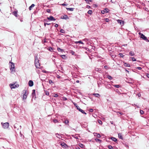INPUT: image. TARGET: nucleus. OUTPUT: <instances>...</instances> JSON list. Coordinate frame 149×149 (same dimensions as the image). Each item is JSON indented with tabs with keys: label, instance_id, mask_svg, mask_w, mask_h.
<instances>
[{
	"label": "nucleus",
	"instance_id": "f257e3e1",
	"mask_svg": "<svg viewBox=\"0 0 149 149\" xmlns=\"http://www.w3.org/2000/svg\"><path fill=\"white\" fill-rule=\"evenodd\" d=\"M23 93L24 94L23 97V100H26L27 98V95L28 94V92L27 90H24L23 91Z\"/></svg>",
	"mask_w": 149,
	"mask_h": 149
},
{
	"label": "nucleus",
	"instance_id": "f03ea898",
	"mask_svg": "<svg viewBox=\"0 0 149 149\" xmlns=\"http://www.w3.org/2000/svg\"><path fill=\"white\" fill-rule=\"evenodd\" d=\"M9 64L10 67V70L12 72L14 70L15 68L14 63L10 61Z\"/></svg>",
	"mask_w": 149,
	"mask_h": 149
},
{
	"label": "nucleus",
	"instance_id": "7ed1b4c3",
	"mask_svg": "<svg viewBox=\"0 0 149 149\" xmlns=\"http://www.w3.org/2000/svg\"><path fill=\"white\" fill-rule=\"evenodd\" d=\"M1 124L2 125L3 128L4 129H7L9 127V124L8 122L5 123L3 124L2 123H1Z\"/></svg>",
	"mask_w": 149,
	"mask_h": 149
},
{
	"label": "nucleus",
	"instance_id": "20e7f679",
	"mask_svg": "<svg viewBox=\"0 0 149 149\" xmlns=\"http://www.w3.org/2000/svg\"><path fill=\"white\" fill-rule=\"evenodd\" d=\"M10 86L11 89L15 88H16L18 87L19 86V85L18 84H10Z\"/></svg>",
	"mask_w": 149,
	"mask_h": 149
},
{
	"label": "nucleus",
	"instance_id": "39448f33",
	"mask_svg": "<svg viewBox=\"0 0 149 149\" xmlns=\"http://www.w3.org/2000/svg\"><path fill=\"white\" fill-rule=\"evenodd\" d=\"M139 34L140 36V38L143 39L144 40H147V37H146L143 34L141 33L140 32H139Z\"/></svg>",
	"mask_w": 149,
	"mask_h": 149
},
{
	"label": "nucleus",
	"instance_id": "423d86ee",
	"mask_svg": "<svg viewBox=\"0 0 149 149\" xmlns=\"http://www.w3.org/2000/svg\"><path fill=\"white\" fill-rule=\"evenodd\" d=\"M77 109L80 111L82 113L84 114H86V113L84 112V111L83 110L81 109L78 106H76Z\"/></svg>",
	"mask_w": 149,
	"mask_h": 149
},
{
	"label": "nucleus",
	"instance_id": "0eeeda50",
	"mask_svg": "<svg viewBox=\"0 0 149 149\" xmlns=\"http://www.w3.org/2000/svg\"><path fill=\"white\" fill-rule=\"evenodd\" d=\"M47 19L51 21H55L56 20V19L54 18L52 16H50L49 17H47Z\"/></svg>",
	"mask_w": 149,
	"mask_h": 149
},
{
	"label": "nucleus",
	"instance_id": "6e6552de",
	"mask_svg": "<svg viewBox=\"0 0 149 149\" xmlns=\"http://www.w3.org/2000/svg\"><path fill=\"white\" fill-rule=\"evenodd\" d=\"M29 86L30 87L33 86V81L31 80H29Z\"/></svg>",
	"mask_w": 149,
	"mask_h": 149
},
{
	"label": "nucleus",
	"instance_id": "1a4fd4ad",
	"mask_svg": "<svg viewBox=\"0 0 149 149\" xmlns=\"http://www.w3.org/2000/svg\"><path fill=\"white\" fill-rule=\"evenodd\" d=\"M61 145L63 148H66L67 147V145L65 143H62L61 144Z\"/></svg>",
	"mask_w": 149,
	"mask_h": 149
},
{
	"label": "nucleus",
	"instance_id": "9d476101",
	"mask_svg": "<svg viewBox=\"0 0 149 149\" xmlns=\"http://www.w3.org/2000/svg\"><path fill=\"white\" fill-rule=\"evenodd\" d=\"M36 67L37 68H40V63H35Z\"/></svg>",
	"mask_w": 149,
	"mask_h": 149
},
{
	"label": "nucleus",
	"instance_id": "9b49d317",
	"mask_svg": "<svg viewBox=\"0 0 149 149\" xmlns=\"http://www.w3.org/2000/svg\"><path fill=\"white\" fill-rule=\"evenodd\" d=\"M61 18L62 19H69V18L67 15H64Z\"/></svg>",
	"mask_w": 149,
	"mask_h": 149
},
{
	"label": "nucleus",
	"instance_id": "f8f14e48",
	"mask_svg": "<svg viewBox=\"0 0 149 149\" xmlns=\"http://www.w3.org/2000/svg\"><path fill=\"white\" fill-rule=\"evenodd\" d=\"M94 135L95 136H96L97 137L100 138L101 137V135L99 134H98L96 133H94Z\"/></svg>",
	"mask_w": 149,
	"mask_h": 149
},
{
	"label": "nucleus",
	"instance_id": "ddd939ff",
	"mask_svg": "<svg viewBox=\"0 0 149 149\" xmlns=\"http://www.w3.org/2000/svg\"><path fill=\"white\" fill-rule=\"evenodd\" d=\"M13 14L16 17H17V11H15L13 13Z\"/></svg>",
	"mask_w": 149,
	"mask_h": 149
},
{
	"label": "nucleus",
	"instance_id": "4468645a",
	"mask_svg": "<svg viewBox=\"0 0 149 149\" xmlns=\"http://www.w3.org/2000/svg\"><path fill=\"white\" fill-rule=\"evenodd\" d=\"M111 85L110 84H107L106 86V88L108 89H111Z\"/></svg>",
	"mask_w": 149,
	"mask_h": 149
},
{
	"label": "nucleus",
	"instance_id": "2eb2a0df",
	"mask_svg": "<svg viewBox=\"0 0 149 149\" xmlns=\"http://www.w3.org/2000/svg\"><path fill=\"white\" fill-rule=\"evenodd\" d=\"M55 135L56 137L59 139H61L62 137L61 135L58 133L56 134Z\"/></svg>",
	"mask_w": 149,
	"mask_h": 149
},
{
	"label": "nucleus",
	"instance_id": "dca6fc26",
	"mask_svg": "<svg viewBox=\"0 0 149 149\" xmlns=\"http://www.w3.org/2000/svg\"><path fill=\"white\" fill-rule=\"evenodd\" d=\"M129 55L132 56H134L135 55V54L134 52L131 51L129 52Z\"/></svg>",
	"mask_w": 149,
	"mask_h": 149
},
{
	"label": "nucleus",
	"instance_id": "f3484780",
	"mask_svg": "<svg viewBox=\"0 0 149 149\" xmlns=\"http://www.w3.org/2000/svg\"><path fill=\"white\" fill-rule=\"evenodd\" d=\"M117 22H118V23H119L120 25L122 24H123V21L121 20H119V19L118 20Z\"/></svg>",
	"mask_w": 149,
	"mask_h": 149
},
{
	"label": "nucleus",
	"instance_id": "a211bd4d",
	"mask_svg": "<svg viewBox=\"0 0 149 149\" xmlns=\"http://www.w3.org/2000/svg\"><path fill=\"white\" fill-rule=\"evenodd\" d=\"M32 94V96L33 97H34L35 96V90H33Z\"/></svg>",
	"mask_w": 149,
	"mask_h": 149
},
{
	"label": "nucleus",
	"instance_id": "6ab92c4d",
	"mask_svg": "<svg viewBox=\"0 0 149 149\" xmlns=\"http://www.w3.org/2000/svg\"><path fill=\"white\" fill-rule=\"evenodd\" d=\"M93 95H94L95 96L97 97H99L100 95L98 93H94L93 94Z\"/></svg>",
	"mask_w": 149,
	"mask_h": 149
},
{
	"label": "nucleus",
	"instance_id": "aec40b11",
	"mask_svg": "<svg viewBox=\"0 0 149 149\" xmlns=\"http://www.w3.org/2000/svg\"><path fill=\"white\" fill-rule=\"evenodd\" d=\"M66 9H67V10H70V11H72L74 10V8H67Z\"/></svg>",
	"mask_w": 149,
	"mask_h": 149
},
{
	"label": "nucleus",
	"instance_id": "412c9836",
	"mask_svg": "<svg viewBox=\"0 0 149 149\" xmlns=\"http://www.w3.org/2000/svg\"><path fill=\"white\" fill-rule=\"evenodd\" d=\"M35 6V5L33 4H32L29 7V9L30 10H31L32 8L33 7Z\"/></svg>",
	"mask_w": 149,
	"mask_h": 149
},
{
	"label": "nucleus",
	"instance_id": "4be33fe9",
	"mask_svg": "<svg viewBox=\"0 0 149 149\" xmlns=\"http://www.w3.org/2000/svg\"><path fill=\"white\" fill-rule=\"evenodd\" d=\"M39 60L36 57L35 58V63H39Z\"/></svg>",
	"mask_w": 149,
	"mask_h": 149
},
{
	"label": "nucleus",
	"instance_id": "5701e85b",
	"mask_svg": "<svg viewBox=\"0 0 149 149\" xmlns=\"http://www.w3.org/2000/svg\"><path fill=\"white\" fill-rule=\"evenodd\" d=\"M118 136L120 139H123V137L120 133H119L118 134Z\"/></svg>",
	"mask_w": 149,
	"mask_h": 149
},
{
	"label": "nucleus",
	"instance_id": "b1692460",
	"mask_svg": "<svg viewBox=\"0 0 149 149\" xmlns=\"http://www.w3.org/2000/svg\"><path fill=\"white\" fill-rule=\"evenodd\" d=\"M111 139L113 141L116 142L117 141V139L114 137H111Z\"/></svg>",
	"mask_w": 149,
	"mask_h": 149
},
{
	"label": "nucleus",
	"instance_id": "393cba45",
	"mask_svg": "<svg viewBox=\"0 0 149 149\" xmlns=\"http://www.w3.org/2000/svg\"><path fill=\"white\" fill-rule=\"evenodd\" d=\"M124 66L126 67H129L130 66V64H129L127 63H125L124 64Z\"/></svg>",
	"mask_w": 149,
	"mask_h": 149
},
{
	"label": "nucleus",
	"instance_id": "a878e982",
	"mask_svg": "<svg viewBox=\"0 0 149 149\" xmlns=\"http://www.w3.org/2000/svg\"><path fill=\"white\" fill-rule=\"evenodd\" d=\"M63 122L65 124H66L67 125L68 124L69 121L68 120H66Z\"/></svg>",
	"mask_w": 149,
	"mask_h": 149
},
{
	"label": "nucleus",
	"instance_id": "bb28decb",
	"mask_svg": "<svg viewBox=\"0 0 149 149\" xmlns=\"http://www.w3.org/2000/svg\"><path fill=\"white\" fill-rule=\"evenodd\" d=\"M75 42V43L76 44H77L78 43H81V44H83V42L81 40H80V41H78Z\"/></svg>",
	"mask_w": 149,
	"mask_h": 149
},
{
	"label": "nucleus",
	"instance_id": "cd10ccee",
	"mask_svg": "<svg viewBox=\"0 0 149 149\" xmlns=\"http://www.w3.org/2000/svg\"><path fill=\"white\" fill-rule=\"evenodd\" d=\"M115 91L118 93V94L119 95L121 94V93L117 89L116 90H115Z\"/></svg>",
	"mask_w": 149,
	"mask_h": 149
},
{
	"label": "nucleus",
	"instance_id": "c85d7f7f",
	"mask_svg": "<svg viewBox=\"0 0 149 149\" xmlns=\"http://www.w3.org/2000/svg\"><path fill=\"white\" fill-rule=\"evenodd\" d=\"M113 86L116 88H119L120 87L119 85H113Z\"/></svg>",
	"mask_w": 149,
	"mask_h": 149
},
{
	"label": "nucleus",
	"instance_id": "c756f323",
	"mask_svg": "<svg viewBox=\"0 0 149 149\" xmlns=\"http://www.w3.org/2000/svg\"><path fill=\"white\" fill-rule=\"evenodd\" d=\"M61 56L62 57V58H63V59H65L66 58V56L65 55H61Z\"/></svg>",
	"mask_w": 149,
	"mask_h": 149
},
{
	"label": "nucleus",
	"instance_id": "7c9ffc66",
	"mask_svg": "<svg viewBox=\"0 0 149 149\" xmlns=\"http://www.w3.org/2000/svg\"><path fill=\"white\" fill-rule=\"evenodd\" d=\"M98 123L101 125H102V121L100 120H98Z\"/></svg>",
	"mask_w": 149,
	"mask_h": 149
},
{
	"label": "nucleus",
	"instance_id": "2f4dec72",
	"mask_svg": "<svg viewBox=\"0 0 149 149\" xmlns=\"http://www.w3.org/2000/svg\"><path fill=\"white\" fill-rule=\"evenodd\" d=\"M104 10L105 13H108L109 12V10L107 8H105V9H104Z\"/></svg>",
	"mask_w": 149,
	"mask_h": 149
},
{
	"label": "nucleus",
	"instance_id": "473e14b6",
	"mask_svg": "<svg viewBox=\"0 0 149 149\" xmlns=\"http://www.w3.org/2000/svg\"><path fill=\"white\" fill-rule=\"evenodd\" d=\"M88 13L89 14L91 15L92 13V11L91 10H89L88 11Z\"/></svg>",
	"mask_w": 149,
	"mask_h": 149
},
{
	"label": "nucleus",
	"instance_id": "72a5a7b5",
	"mask_svg": "<svg viewBox=\"0 0 149 149\" xmlns=\"http://www.w3.org/2000/svg\"><path fill=\"white\" fill-rule=\"evenodd\" d=\"M130 59H131L132 61H136V59L134 57H131Z\"/></svg>",
	"mask_w": 149,
	"mask_h": 149
},
{
	"label": "nucleus",
	"instance_id": "f704fd0d",
	"mask_svg": "<svg viewBox=\"0 0 149 149\" xmlns=\"http://www.w3.org/2000/svg\"><path fill=\"white\" fill-rule=\"evenodd\" d=\"M118 55L120 56L121 57H122V58L124 56V55H123V54H122L121 53H119Z\"/></svg>",
	"mask_w": 149,
	"mask_h": 149
},
{
	"label": "nucleus",
	"instance_id": "c9c22d12",
	"mask_svg": "<svg viewBox=\"0 0 149 149\" xmlns=\"http://www.w3.org/2000/svg\"><path fill=\"white\" fill-rule=\"evenodd\" d=\"M60 32L63 33H65V31L63 29H61L60 30Z\"/></svg>",
	"mask_w": 149,
	"mask_h": 149
},
{
	"label": "nucleus",
	"instance_id": "e433bc0d",
	"mask_svg": "<svg viewBox=\"0 0 149 149\" xmlns=\"http://www.w3.org/2000/svg\"><path fill=\"white\" fill-rule=\"evenodd\" d=\"M57 50L59 52H62L63 51V49H62L60 48H57Z\"/></svg>",
	"mask_w": 149,
	"mask_h": 149
},
{
	"label": "nucleus",
	"instance_id": "4c0bfd02",
	"mask_svg": "<svg viewBox=\"0 0 149 149\" xmlns=\"http://www.w3.org/2000/svg\"><path fill=\"white\" fill-rule=\"evenodd\" d=\"M109 148V149H113V148L111 146H109L108 147Z\"/></svg>",
	"mask_w": 149,
	"mask_h": 149
},
{
	"label": "nucleus",
	"instance_id": "58836bf2",
	"mask_svg": "<svg viewBox=\"0 0 149 149\" xmlns=\"http://www.w3.org/2000/svg\"><path fill=\"white\" fill-rule=\"evenodd\" d=\"M107 78L109 79H112V77L110 75H108L107 77Z\"/></svg>",
	"mask_w": 149,
	"mask_h": 149
},
{
	"label": "nucleus",
	"instance_id": "ea45409f",
	"mask_svg": "<svg viewBox=\"0 0 149 149\" xmlns=\"http://www.w3.org/2000/svg\"><path fill=\"white\" fill-rule=\"evenodd\" d=\"M53 122L54 123H56L58 122V121L56 119H55L53 120Z\"/></svg>",
	"mask_w": 149,
	"mask_h": 149
},
{
	"label": "nucleus",
	"instance_id": "a19ab883",
	"mask_svg": "<svg viewBox=\"0 0 149 149\" xmlns=\"http://www.w3.org/2000/svg\"><path fill=\"white\" fill-rule=\"evenodd\" d=\"M50 24H50V23H46L45 22H44V25L45 27L46 25H49Z\"/></svg>",
	"mask_w": 149,
	"mask_h": 149
},
{
	"label": "nucleus",
	"instance_id": "79ce46f5",
	"mask_svg": "<svg viewBox=\"0 0 149 149\" xmlns=\"http://www.w3.org/2000/svg\"><path fill=\"white\" fill-rule=\"evenodd\" d=\"M143 113H144L143 111L142 110H140V113L141 114H143Z\"/></svg>",
	"mask_w": 149,
	"mask_h": 149
},
{
	"label": "nucleus",
	"instance_id": "37998d69",
	"mask_svg": "<svg viewBox=\"0 0 149 149\" xmlns=\"http://www.w3.org/2000/svg\"><path fill=\"white\" fill-rule=\"evenodd\" d=\"M105 21L107 22H109V20L108 18L105 19Z\"/></svg>",
	"mask_w": 149,
	"mask_h": 149
},
{
	"label": "nucleus",
	"instance_id": "c03bdc74",
	"mask_svg": "<svg viewBox=\"0 0 149 149\" xmlns=\"http://www.w3.org/2000/svg\"><path fill=\"white\" fill-rule=\"evenodd\" d=\"M49 84H51L52 83H53L52 81L51 80H49Z\"/></svg>",
	"mask_w": 149,
	"mask_h": 149
},
{
	"label": "nucleus",
	"instance_id": "a18cd8bd",
	"mask_svg": "<svg viewBox=\"0 0 149 149\" xmlns=\"http://www.w3.org/2000/svg\"><path fill=\"white\" fill-rule=\"evenodd\" d=\"M136 68L139 70H141L142 69V68L141 67H136Z\"/></svg>",
	"mask_w": 149,
	"mask_h": 149
},
{
	"label": "nucleus",
	"instance_id": "49530a36",
	"mask_svg": "<svg viewBox=\"0 0 149 149\" xmlns=\"http://www.w3.org/2000/svg\"><path fill=\"white\" fill-rule=\"evenodd\" d=\"M104 68L106 69H109V67L107 65L104 66Z\"/></svg>",
	"mask_w": 149,
	"mask_h": 149
},
{
	"label": "nucleus",
	"instance_id": "de8ad7c7",
	"mask_svg": "<svg viewBox=\"0 0 149 149\" xmlns=\"http://www.w3.org/2000/svg\"><path fill=\"white\" fill-rule=\"evenodd\" d=\"M42 72H43L44 73H47L48 72L47 71L45 70H42Z\"/></svg>",
	"mask_w": 149,
	"mask_h": 149
},
{
	"label": "nucleus",
	"instance_id": "09e8293b",
	"mask_svg": "<svg viewBox=\"0 0 149 149\" xmlns=\"http://www.w3.org/2000/svg\"><path fill=\"white\" fill-rule=\"evenodd\" d=\"M58 96L57 94H55L54 96V97H57Z\"/></svg>",
	"mask_w": 149,
	"mask_h": 149
},
{
	"label": "nucleus",
	"instance_id": "8fccbe9b",
	"mask_svg": "<svg viewBox=\"0 0 149 149\" xmlns=\"http://www.w3.org/2000/svg\"><path fill=\"white\" fill-rule=\"evenodd\" d=\"M63 100L65 101L67 100V98L65 97H63Z\"/></svg>",
	"mask_w": 149,
	"mask_h": 149
},
{
	"label": "nucleus",
	"instance_id": "3c124183",
	"mask_svg": "<svg viewBox=\"0 0 149 149\" xmlns=\"http://www.w3.org/2000/svg\"><path fill=\"white\" fill-rule=\"evenodd\" d=\"M47 12L48 13H49L50 12V10L49 9H47Z\"/></svg>",
	"mask_w": 149,
	"mask_h": 149
},
{
	"label": "nucleus",
	"instance_id": "603ef678",
	"mask_svg": "<svg viewBox=\"0 0 149 149\" xmlns=\"http://www.w3.org/2000/svg\"><path fill=\"white\" fill-rule=\"evenodd\" d=\"M101 13H102L104 14L105 12L104 10H102L101 11Z\"/></svg>",
	"mask_w": 149,
	"mask_h": 149
},
{
	"label": "nucleus",
	"instance_id": "864d4df0",
	"mask_svg": "<svg viewBox=\"0 0 149 149\" xmlns=\"http://www.w3.org/2000/svg\"><path fill=\"white\" fill-rule=\"evenodd\" d=\"M43 21L44 22H48V21L46 19H44L43 20Z\"/></svg>",
	"mask_w": 149,
	"mask_h": 149
},
{
	"label": "nucleus",
	"instance_id": "5fc2aeb1",
	"mask_svg": "<svg viewBox=\"0 0 149 149\" xmlns=\"http://www.w3.org/2000/svg\"><path fill=\"white\" fill-rule=\"evenodd\" d=\"M36 71L38 74L40 73V71L39 70H36Z\"/></svg>",
	"mask_w": 149,
	"mask_h": 149
},
{
	"label": "nucleus",
	"instance_id": "6e6d98bb",
	"mask_svg": "<svg viewBox=\"0 0 149 149\" xmlns=\"http://www.w3.org/2000/svg\"><path fill=\"white\" fill-rule=\"evenodd\" d=\"M93 109H90L89 110L90 112H93Z\"/></svg>",
	"mask_w": 149,
	"mask_h": 149
},
{
	"label": "nucleus",
	"instance_id": "4d7b16f0",
	"mask_svg": "<svg viewBox=\"0 0 149 149\" xmlns=\"http://www.w3.org/2000/svg\"><path fill=\"white\" fill-rule=\"evenodd\" d=\"M71 54H72V55H73L74 54V51H71Z\"/></svg>",
	"mask_w": 149,
	"mask_h": 149
},
{
	"label": "nucleus",
	"instance_id": "13d9d810",
	"mask_svg": "<svg viewBox=\"0 0 149 149\" xmlns=\"http://www.w3.org/2000/svg\"><path fill=\"white\" fill-rule=\"evenodd\" d=\"M79 146L83 148L84 146V145L82 144H81Z\"/></svg>",
	"mask_w": 149,
	"mask_h": 149
},
{
	"label": "nucleus",
	"instance_id": "bf43d9fd",
	"mask_svg": "<svg viewBox=\"0 0 149 149\" xmlns=\"http://www.w3.org/2000/svg\"><path fill=\"white\" fill-rule=\"evenodd\" d=\"M96 141H101V140L100 139H96Z\"/></svg>",
	"mask_w": 149,
	"mask_h": 149
},
{
	"label": "nucleus",
	"instance_id": "052dcab7",
	"mask_svg": "<svg viewBox=\"0 0 149 149\" xmlns=\"http://www.w3.org/2000/svg\"><path fill=\"white\" fill-rule=\"evenodd\" d=\"M55 26L56 27H57L58 26V25L57 24H56V25H55Z\"/></svg>",
	"mask_w": 149,
	"mask_h": 149
},
{
	"label": "nucleus",
	"instance_id": "680f3d73",
	"mask_svg": "<svg viewBox=\"0 0 149 149\" xmlns=\"http://www.w3.org/2000/svg\"><path fill=\"white\" fill-rule=\"evenodd\" d=\"M46 94L47 95H49V93L48 92H46Z\"/></svg>",
	"mask_w": 149,
	"mask_h": 149
},
{
	"label": "nucleus",
	"instance_id": "e2e57ef3",
	"mask_svg": "<svg viewBox=\"0 0 149 149\" xmlns=\"http://www.w3.org/2000/svg\"><path fill=\"white\" fill-rule=\"evenodd\" d=\"M147 77H148V78H149V74H147Z\"/></svg>",
	"mask_w": 149,
	"mask_h": 149
},
{
	"label": "nucleus",
	"instance_id": "0e129e2a",
	"mask_svg": "<svg viewBox=\"0 0 149 149\" xmlns=\"http://www.w3.org/2000/svg\"><path fill=\"white\" fill-rule=\"evenodd\" d=\"M62 5L63 6H67V4L63 3L62 4Z\"/></svg>",
	"mask_w": 149,
	"mask_h": 149
},
{
	"label": "nucleus",
	"instance_id": "69168bd1",
	"mask_svg": "<svg viewBox=\"0 0 149 149\" xmlns=\"http://www.w3.org/2000/svg\"><path fill=\"white\" fill-rule=\"evenodd\" d=\"M125 71L127 72L128 73H129V71L126 69H125Z\"/></svg>",
	"mask_w": 149,
	"mask_h": 149
},
{
	"label": "nucleus",
	"instance_id": "338daca9",
	"mask_svg": "<svg viewBox=\"0 0 149 149\" xmlns=\"http://www.w3.org/2000/svg\"><path fill=\"white\" fill-rule=\"evenodd\" d=\"M76 83H78L79 82V81L78 80H77L76 81Z\"/></svg>",
	"mask_w": 149,
	"mask_h": 149
},
{
	"label": "nucleus",
	"instance_id": "774afa93",
	"mask_svg": "<svg viewBox=\"0 0 149 149\" xmlns=\"http://www.w3.org/2000/svg\"><path fill=\"white\" fill-rule=\"evenodd\" d=\"M76 149H80V148L78 147L76 148Z\"/></svg>",
	"mask_w": 149,
	"mask_h": 149
}]
</instances>
